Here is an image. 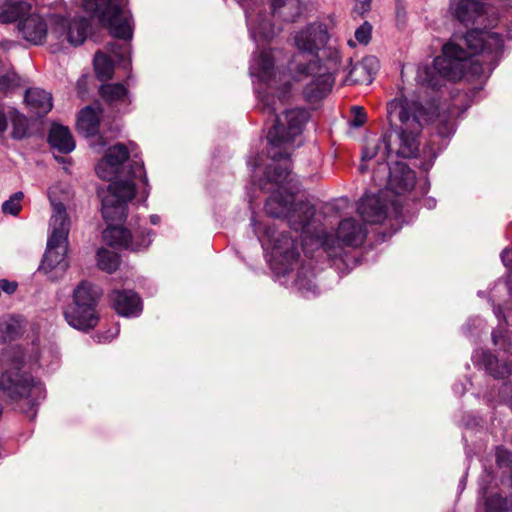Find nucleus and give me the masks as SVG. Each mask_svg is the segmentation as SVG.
<instances>
[{"label":"nucleus","mask_w":512,"mask_h":512,"mask_svg":"<svg viewBox=\"0 0 512 512\" xmlns=\"http://www.w3.org/2000/svg\"><path fill=\"white\" fill-rule=\"evenodd\" d=\"M159 221V217L157 215H152L151 216V223L152 224H157Z\"/></svg>","instance_id":"obj_56"},{"label":"nucleus","mask_w":512,"mask_h":512,"mask_svg":"<svg viewBox=\"0 0 512 512\" xmlns=\"http://www.w3.org/2000/svg\"><path fill=\"white\" fill-rule=\"evenodd\" d=\"M66 254L67 244L61 242L51 243V241H47V247L38 271L48 274L53 270L58 269L61 273H64L69 267V262L66 260Z\"/></svg>","instance_id":"obj_18"},{"label":"nucleus","mask_w":512,"mask_h":512,"mask_svg":"<svg viewBox=\"0 0 512 512\" xmlns=\"http://www.w3.org/2000/svg\"><path fill=\"white\" fill-rule=\"evenodd\" d=\"M436 114L434 106L426 107L418 101L406 102L398 112L400 125L392 123L391 131L386 132L382 137L366 139L362 149L361 160L368 162L372 159L387 158L391 151V138L393 134L399 141L397 155L403 158L416 157L419 152V135L423 129V123H428Z\"/></svg>","instance_id":"obj_2"},{"label":"nucleus","mask_w":512,"mask_h":512,"mask_svg":"<svg viewBox=\"0 0 512 512\" xmlns=\"http://www.w3.org/2000/svg\"><path fill=\"white\" fill-rule=\"evenodd\" d=\"M112 307L124 317H136L142 312V301L133 290H113L109 294Z\"/></svg>","instance_id":"obj_16"},{"label":"nucleus","mask_w":512,"mask_h":512,"mask_svg":"<svg viewBox=\"0 0 512 512\" xmlns=\"http://www.w3.org/2000/svg\"><path fill=\"white\" fill-rule=\"evenodd\" d=\"M454 132L453 124L450 121H442L437 126V133L442 138L450 137Z\"/></svg>","instance_id":"obj_48"},{"label":"nucleus","mask_w":512,"mask_h":512,"mask_svg":"<svg viewBox=\"0 0 512 512\" xmlns=\"http://www.w3.org/2000/svg\"><path fill=\"white\" fill-rule=\"evenodd\" d=\"M259 188L271 192L265 202L268 216L285 219L295 201V194L300 191V183L292 174L289 164L273 162L265 166L263 177L259 179Z\"/></svg>","instance_id":"obj_4"},{"label":"nucleus","mask_w":512,"mask_h":512,"mask_svg":"<svg viewBox=\"0 0 512 512\" xmlns=\"http://www.w3.org/2000/svg\"><path fill=\"white\" fill-rule=\"evenodd\" d=\"M106 50L111 53L119 62H124L129 53L126 44H119L115 41L108 42L105 46Z\"/></svg>","instance_id":"obj_42"},{"label":"nucleus","mask_w":512,"mask_h":512,"mask_svg":"<svg viewBox=\"0 0 512 512\" xmlns=\"http://www.w3.org/2000/svg\"><path fill=\"white\" fill-rule=\"evenodd\" d=\"M393 166L389 164L387 158L377 159L376 166L372 172V180L379 187L387 188L389 180L391 179Z\"/></svg>","instance_id":"obj_36"},{"label":"nucleus","mask_w":512,"mask_h":512,"mask_svg":"<svg viewBox=\"0 0 512 512\" xmlns=\"http://www.w3.org/2000/svg\"><path fill=\"white\" fill-rule=\"evenodd\" d=\"M12 122V131L11 138L15 140H22L28 137V123L27 119L22 114H15L11 119Z\"/></svg>","instance_id":"obj_40"},{"label":"nucleus","mask_w":512,"mask_h":512,"mask_svg":"<svg viewBox=\"0 0 512 512\" xmlns=\"http://www.w3.org/2000/svg\"><path fill=\"white\" fill-rule=\"evenodd\" d=\"M262 25H263V27L269 26V30L268 31H264L262 33V35H263V38L265 40H270L273 37V34H274L273 29L271 27V24L270 23H263Z\"/></svg>","instance_id":"obj_53"},{"label":"nucleus","mask_w":512,"mask_h":512,"mask_svg":"<svg viewBox=\"0 0 512 512\" xmlns=\"http://www.w3.org/2000/svg\"><path fill=\"white\" fill-rule=\"evenodd\" d=\"M486 33L480 29L468 30L463 35L453 36L442 46L441 55L437 56L431 67H426L421 75L422 84L432 90H439L445 81L457 82L463 78L468 64L473 74L480 75L483 68L472 62L487 46Z\"/></svg>","instance_id":"obj_1"},{"label":"nucleus","mask_w":512,"mask_h":512,"mask_svg":"<svg viewBox=\"0 0 512 512\" xmlns=\"http://www.w3.org/2000/svg\"><path fill=\"white\" fill-rule=\"evenodd\" d=\"M130 153L127 146L123 143H116L109 147L103 158L101 165L110 164V166L120 168V166L129 159Z\"/></svg>","instance_id":"obj_32"},{"label":"nucleus","mask_w":512,"mask_h":512,"mask_svg":"<svg viewBox=\"0 0 512 512\" xmlns=\"http://www.w3.org/2000/svg\"><path fill=\"white\" fill-rule=\"evenodd\" d=\"M30 9L31 5L24 0H4L0 5V23L20 21Z\"/></svg>","instance_id":"obj_28"},{"label":"nucleus","mask_w":512,"mask_h":512,"mask_svg":"<svg viewBox=\"0 0 512 512\" xmlns=\"http://www.w3.org/2000/svg\"><path fill=\"white\" fill-rule=\"evenodd\" d=\"M74 35H75V36H78V30H75V31H74Z\"/></svg>","instance_id":"obj_57"},{"label":"nucleus","mask_w":512,"mask_h":512,"mask_svg":"<svg viewBox=\"0 0 512 512\" xmlns=\"http://www.w3.org/2000/svg\"><path fill=\"white\" fill-rule=\"evenodd\" d=\"M95 171L99 178L106 180V181L113 182L114 181L113 179H115L117 177L119 169L116 167L110 166V164L101 165V160H100L95 167Z\"/></svg>","instance_id":"obj_43"},{"label":"nucleus","mask_w":512,"mask_h":512,"mask_svg":"<svg viewBox=\"0 0 512 512\" xmlns=\"http://www.w3.org/2000/svg\"><path fill=\"white\" fill-rule=\"evenodd\" d=\"M357 3L361 5V14L368 12L371 9V1L372 0H355Z\"/></svg>","instance_id":"obj_51"},{"label":"nucleus","mask_w":512,"mask_h":512,"mask_svg":"<svg viewBox=\"0 0 512 512\" xmlns=\"http://www.w3.org/2000/svg\"><path fill=\"white\" fill-rule=\"evenodd\" d=\"M131 179L110 182L107 194L101 199V212L106 221L124 222L128 216V202L136 194L133 179L139 178L144 185H148V178L142 161H132L128 172Z\"/></svg>","instance_id":"obj_5"},{"label":"nucleus","mask_w":512,"mask_h":512,"mask_svg":"<svg viewBox=\"0 0 512 512\" xmlns=\"http://www.w3.org/2000/svg\"><path fill=\"white\" fill-rule=\"evenodd\" d=\"M128 0H84L82 7L100 26L108 29L111 36L129 41L133 31L124 10Z\"/></svg>","instance_id":"obj_6"},{"label":"nucleus","mask_w":512,"mask_h":512,"mask_svg":"<svg viewBox=\"0 0 512 512\" xmlns=\"http://www.w3.org/2000/svg\"><path fill=\"white\" fill-rule=\"evenodd\" d=\"M277 100L273 95L264 94L257 108L273 117V125L267 133V155L273 162L290 165V153L287 145L300 135L310 119V112L305 108L286 110L283 118L276 114Z\"/></svg>","instance_id":"obj_3"},{"label":"nucleus","mask_w":512,"mask_h":512,"mask_svg":"<svg viewBox=\"0 0 512 512\" xmlns=\"http://www.w3.org/2000/svg\"><path fill=\"white\" fill-rule=\"evenodd\" d=\"M20 324L12 316L0 318V344H6L20 337Z\"/></svg>","instance_id":"obj_33"},{"label":"nucleus","mask_w":512,"mask_h":512,"mask_svg":"<svg viewBox=\"0 0 512 512\" xmlns=\"http://www.w3.org/2000/svg\"><path fill=\"white\" fill-rule=\"evenodd\" d=\"M24 101L30 112L34 113L37 117H44L53 107L51 93L40 88L26 90Z\"/></svg>","instance_id":"obj_26"},{"label":"nucleus","mask_w":512,"mask_h":512,"mask_svg":"<svg viewBox=\"0 0 512 512\" xmlns=\"http://www.w3.org/2000/svg\"><path fill=\"white\" fill-rule=\"evenodd\" d=\"M256 232H260L272 245V255L279 259L284 265H291L298 261L300 257L299 243L296 238H292L288 232H282L278 237L274 224L258 223L255 225Z\"/></svg>","instance_id":"obj_12"},{"label":"nucleus","mask_w":512,"mask_h":512,"mask_svg":"<svg viewBox=\"0 0 512 512\" xmlns=\"http://www.w3.org/2000/svg\"><path fill=\"white\" fill-rule=\"evenodd\" d=\"M8 127V121L5 113L0 111V136H2Z\"/></svg>","instance_id":"obj_50"},{"label":"nucleus","mask_w":512,"mask_h":512,"mask_svg":"<svg viewBox=\"0 0 512 512\" xmlns=\"http://www.w3.org/2000/svg\"><path fill=\"white\" fill-rule=\"evenodd\" d=\"M97 266L100 270L109 274L115 272L119 266L120 258L115 252H111L105 248H100L97 251Z\"/></svg>","instance_id":"obj_34"},{"label":"nucleus","mask_w":512,"mask_h":512,"mask_svg":"<svg viewBox=\"0 0 512 512\" xmlns=\"http://www.w3.org/2000/svg\"><path fill=\"white\" fill-rule=\"evenodd\" d=\"M358 169H359L360 173H362V174H363V173H366V172L368 171L369 166L367 165V162H363V161L361 160V163H360V165H359V168H358Z\"/></svg>","instance_id":"obj_55"},{"label":"nucleus","mask_w":512,"mask_h":512,"mask_svg":"<svg viewBox=\"0 0 512 512\" xmlns=\"http://www.w3.org/2000/svg\"><path fill=\"white\" fill-rule=\"evenodd\" d=\"M52 227L51 234L47 241L61 242L68 244V235L70 230V219L66 212V207L62 202L53 205V215L50 219Z\"/></svg>","instance_id":"obj_22"},{"label":"nucleus","mask_w":512,"mask_h":512,"mask_svg":"<svg viewBox=\"0 0 512 512\" xmlns=\"http://www.w3.org/2000/svg\"><path fill=\"white\" fill-rule=\"evenodd\" d=\"M496 463L499 467H509L512 464V452L505 449H497Z\"/></svg>","instance_id":"obj_47"},{"label":"nucleus","mask_w":512,"mask_h":512,"mask_svg":"<svg viewBox=\"0 0 512 512\" xmlns=\"http://www.w3.org/2000/svg\"><path fill=\"white\" fill-rule=\"evenodd\" d=\"M490 38L494 40V42H495V44H496L497 46L502 47V45H503V41H502L501 37H500L498 34H496V33H492V34L490 35Z\"/></svg>","instance_id":"obj_54"},{"label":"nucleus","mask_w":512,"mask_h":512,"mask_svg":"<svg viewBox=\"0 0 512 512\" xmlns=\"http://www.w3.org/2000/svg\"><path fill=\"white\" fill-rule=\"evenodd\" d=\"M357 212L369 224L382 223L387 217V204L378 195H364L357 204Z\"/></svg>","instance_id":"obj_17"},{"label":"nucleus","mask_w":512,"mask_h":512,"mask_svg":"<svg viewBox=\"0 0 512 512\" xmlns=\"http://www.w3.org/2000/svg\"><path fill=\"white\" fill-rule=\"evenodd\" d=\"M378 69V59L375 56H366L361 62L352 65L345 81L349 84H370Z\"/></svg>","instance_id":"obj_23"},{"label":"nucleus","mask_w":512,"mask_h":512,"mask_svg":"<svg viewBox=\"0 0 512 512\" xmlns=\"http://www.w3.org/2000/svg\"><path fill=\"white\" fill-rule=\"evenodd\" d=\"M21 77L13 70L0 75V97H5L21 87Z\"/></svg>","instance_id":"obj_38"},{"label":"nucleus","mask_w":512,"mask_h":512,"mask_svg":"<svg viewBox=\"0 0 512 512\" xmlns=\"http://www.w3.org/2000/svg\"><path fill=\"white\" fill-rule=\"evenodd\" d=\"M416 184L415 172L402 161H396L393 165L391 179L387 189L397 195L404 194L414 188Z\"/></svg>","instance_id":"obj_20"},{"label":"nucleus","mask_w":512,"mask_h":512,"mask_svg":"<svg viewBox=\"0 0 512 512\" xmlns=\"http://www.w3.org/2000/svg\"><path fill=\"white\" fill-rule=\"evenodd\" d=\"M322 55L320 57V61L325 59V63L321 64L323 67V72H331V75L334 76L335 73L339 71L341 64L340 53L337 49L331 47H324L321 49Z\"/></svg>","instance_id":"obj_37"},{"label":"nucleus","mask_w":512,"mask_h":512,"mask_svg":"<svg viewBox=\"0 0 512 512\" xmlns=\"http://www.w3.org/2000/svg\"><path fill=\"white\" fill-rule=\"evenodd\" d=\"M297 76L305 78L312 76V80L307 83L303 89V96L309 103L321 101L331 91L335 78L331 72H323L321 63L315 60H305L298 62L295 66ZM300 78H298L299 80Z\"/></svg>","instance_id":"obj_9"},{"label":"nucleus","mask_w":512,"mask_h":512,"mask_svg":"<svg viewBox=\"0 0 512 512\" xmlns=\"http://www.w3.org/2000/svg\"><path fill=\"white\" fill-rule=\"evenodd\" d=\"M367 236L363 224L354 218H345L339 225L335 234L323 231L317 234V244L323 248L330 258L341 257L343 246L357 247Z\"/></svg>","instance_id":"obj_8"},{"label":"nucleus","mask_w":512,"mask_h":512,"mask_svg":"<svg viewBox=\"0 0 512 512\" xmlns=\"http://www.w3.org/2000/svg\"><path fill=\"white\" fill-rule=\"evenodd\" d=\"M2 362H11V367L4 370L0 376V392L9 402H18L26 397L32 390H39L41 387L34 385L31 374L22 371L24 363L23 353L17 348L5 350L1 356Z\"/></svg>","instance_id":"obj_7"},{"label":"nucleus","mask_w":512,"mask_h":512,"mask_svg":"<svg viewBox=\"0 0 512 512\" xmlns=\"http://www.w3.org/2000/svg\"><path fill=\"white\" fill-rule=\"evenodd\" d=\"M94 71L99 81L110 80L114 75V62L101 51L96 52L93 60Z\"/></svg>","instance_id":"obj_31"},{"label":"nucleus","mask_w":512,"mask_h":512,"mask_svg":"<svg viewBox=\"0 0 512 512\" xmlns=\"http://www.w3.org/2000/svg\"><path fill=\"white\" fill-rule=\"evenodd\" d=\"M481 363L486 372L494 379H506L512 373V363L507 361L500 362L498 358L489 351L482 353Z\"/></svg>","instance_id":"obj_29"},{"label":"nucleus","mask_w":512,"mask_h":512,"mask_svg":"<svg viewBox=\"0 0 512 512\" xmlns=\"http://www.w3.org/2000/svg\"><path fill=\"white\" fill-rule=\"evenodd\" d=\"M329 40V34L325 26L320 24H310L300 31L295 42L297 47L303 52L308 53V60H315L320 63L318 51L326 46Z\"/></svg>","instance_id":"obj_14"},{"label":"nucleus","mask_w":512,"mask_h":512,"mask_svg":"<svg viewBox=\"0 0 512 512\" xmlns=\"http://www.w3.org/2000/svg\"><path fill=\"white\" fill-rule=\"evenodd\" d=\"M47 142L62 154H69L75 149V141L70 129L62 124L53 123L51 125Z\"/></svg>","instance_id":"obj_25"},{"label":"nucleus","mask_w":512,"mask_h":512,"mask_svg":"<svg viewBox=\"0 0 512 512\" xmlns=\"http://www.w3.org/2000/svg\"><path fill=\"white\" fill-rule=\"evenodd\" d=\"M449 12L454 19L468 27L483 13V4L479 0H450Z\"/></svg>","instance_id":"obj_21"},{"label":"nucleus","mask_w":512,"mask_h":512,"mask_svg":"<svg viewBox=\"0 0 512 512\" xmlns=\"http://www.w3.org/2000/svg\"><path fill=\"white\" fill-rule=\"evenodd\" d=\"M90 21L85 17H77L68 21L63 16L56 15L52 20L51 36L57 40L66 39L71 45L79 46L87 38Z\"/></svg>","instance_id":"obj_13"},{"label":"nucleus","mask_w":512,"mask_h":512,"mask_svg":"<svg viewBox=\"0 0 512 512\" xmlns=\"http://www.w3.org/2000/svg\"><path fill=\"white\" fill-rule=\"evenodd\" d=\"M272 12L275 13L278 9L282 8L285 0H270Z\"/></svg>","instance_id":"obj_52"},{"label":"nucleus","mask_w":512,"mask_h":512,"mask_svg":"<svg viewBox=\"0 0 512 512\" xmlns=\"http://www.w3.org/2000/svg\"><path fill=\"white\" fill-rule=\"evenodd\" d=\"M372 35V25L365 21L360 27H358L355 31V39L362 45H367L371 40Z\"/></svg>","instance_id":"obj_44"},{"label":"nucleus","mask_w":512,"mask_h":512,"mask_svg":"<svg viewBox=\"0 0 512 512\" xmlns=\"http://www.w3.org/2000/svg\"><path fill=\"white\" fill-rule=\"evenodd\" d=\"M24 198V193L21 191L15 192L10 196V198L3 202L2 204V212L4 214H10L12 216H17L22 210L21 201Z\"/></svg>","instance_id":"obj_41"},{"label":"nucleus","mask_w":512,"mask_h":512,"mask_svg":"<svg viewBox=\"0 0 512 512\" xmlns=\"http://www.w3.org/2000/svg\"><path fill=\"white\" fill-rule=\"evenodd\" d=\"M103 108L97 103V107L87 105L82 108L77 117V129L86 137H93L99 132Z\"/></svg>","instance_id":"obj_24"},{"label":"nucleus","mask_w":512,"mask_h":512,"mask_svg":"<svg viewBox=\"0 0 512 512\" xmlns=\"http://www.w3.org/2000/svg\"><path fill=\"white\" fill-rule=\"evenodd\" d=\"M101 99L109 106L124 102L128 90L122 83H105L99 87Z\"/></svg>","instance_id":"obj_30"},{"label":"nucleus","mask_w":512,"mask_h":512,"mask_svg":"<svg viewBox=\"0 0 512 512\" xmlns=\"http://www.w3.org/2000/svg\"><path fill=\"white\" fill-rule=\"evenodd\" d=\"M274 58L271 53L261 51L257 58L258 76L261 81L269 82L274 76Z\"/></svg>","instance_id":"obj_35"},{"label":"nucleus","mask_w":512,"mask_h":512,"mask_svg":"<svg viewBox=\"0 0 512 512\" xmlns=\"http://www.w3.org/2000/svg\"><path fill=\"white\" fill-rule=\"evenodd\" d=\"M102 295V289L98 285L83 280L74 288L72 300L86 308L97 309Z\"/></svg>","instance_id":"obj_27"},{"label":"nucleus","mask_w":512,"mask_h":512,"mask_svg":"<svg viewBox=\"0 0 512 512\" xmlns=\"http://www.w3.org/2000/svg\"><path fill=\"white\" fill-rule=\"evenodd\" d=\"M38 405L37 399H27L21 405V410L27 418L34 420L37 415Z\"/></svg>","instance_id":"obj_46"},{"label":"nucleus","mask_w":512,"mask_h":512,"mask_svg":"<svg viewBox=\"0 0 512 512\" xmlns=\"http://www.w3.org/2000/svg\"><path fill=\"white\" fill-rule=\"evenodd\" d=\"M18 31L26 41L34 45H41L46 40L48 26L40 15L29 14L19 21Z\"/></svg>","instance_id":"obj_19"},{"label":"nucleus","mask_w":512,"mask_h":512,"mask_svg":"<svg viewBox=\"0 0 512 512\" xmlns=\"http://www.w3.org/2000/svg\"><path fill=\"white\" fill-rule=\"evenodd\" d=\"M486 512H512V496L502 497L500 494H492L486 499Z\"/></svg>","instance_id":"obj_39"},{"label":"nucleus","mask_w":512,"mask_h":512,"mask_svg":"<svg viewBox=\"0 0 512 512\" xmlns=\"http://www.w3.org/2000/svg\"><path fill=\"white\" fill-rule=\"evenodd\" d=\"M102 234L108 246L137 252L151 244L153 231L148 228H141L132 234L130 230L123 226L109 224Z\"/></svg>","instance_id":"obj_10"},{"label":"nucleus","mask_w":512,"mask_h":512,"mask_svg":"<svg viewBox=\"0 0 512 512\" xmlns=\"http://www.w3.org/2000/svg\"><path fill=\"white\" fill-rule=\"evenodd\" d=\"M63 316L68 325L83 332L93 330L100 320L97 309L86 308L74 300L66 305Z\"/></svg>","instance_id":"obj_15"},{"label":"nucleus","mask_w":512,"mask_h":512,"mask_svg":"<svg viewBox=\"0 0 512 512\" xmlns=\"http://www.w3.org/2000/svg\"><path fill=\"white\" fill-rule=\"evenodd\" d=\"M17 287H18V284L14 281H9V280H6V279H1L0 280V289L1 291H4L5 293L11 295L13 293H15V291L17 290Z\"/></svg>","instance_id":"obj_49"},{"label":"nucleus","mask_w":512,"mask_h":512,"mask_svg":"<svg viewBox=\"0 0 512 512\" xmlns=\"http://www.w3.org/2000/svg\"><path fill=\"white\" fill-rule=\"evenodd\" d=\"M351 112L353 117L350 120V125L355 128L363 126L367 118L364 108L361 106H353Z\"/></svg>","instance_id":"obj_45"},{"label":"nucleus","mask_w":512,"mask_h":512,"mask_svg":"<svg viewBox=\"0 0 512 512\" xmlns=\"http://www.w3.org/2000/svg\"><path fill=\"white\" fill-rule=\"evenodd\" d=\"M315 215V206L309 201H294L285 220L290 229L301 232L305 239L317 243V234L323 231V227Z\"/></svg>","instance_id":"obj_11"}]
</instances>
